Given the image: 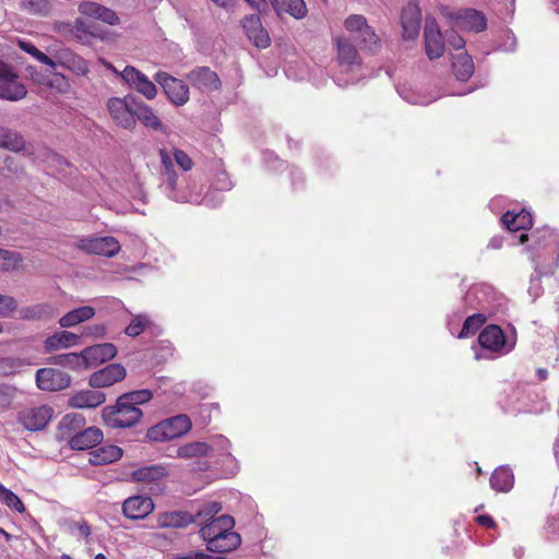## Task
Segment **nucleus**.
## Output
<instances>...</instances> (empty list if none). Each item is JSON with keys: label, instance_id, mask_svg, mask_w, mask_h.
I'll return each instance as SVG.
<instances>
[{"label": "nucleus", "instance_id": "6ab92c4d", "mask_svg": "<svg viewBox=\"0 0 559 559\" xmlns=\"http://www.w3.org/2000/svg\"><path fill=\"white\" fill-rule=\"evenodd\" d=\"M56 67L61 66L78 75H85L88 72L87 62L69 48H59L52 53Z\"/></svg>", "mask_w": 559, "mask_h": 559}, {"label": "nucleus", "instance_id": "c03bdc74", "mask_svg": "<svg viewBox=\"0 0 559 559\" xmlns=\"http://www.w3.org/2000/svg\"><path fill=\"white\" fill-rule=\"evenodd\" d=\"M222 510V504L216 501L204 504L193 516L197 519L198 524L210 522L216 519V514Z\"/></svg>", "mask_w": 559, "mask_h": 559}, {"label": "nucleus", "instance_id": "bb28decb", "mask_svg": "<svg viewBox=\"0 0 559 559\" xmlns=\"http://www.w3.org/2000/svg\"><path fill=\"white\" fill-rule=\"evenodd\" d=\"M269 2L280 17L287 13L300 20L307 14V7L304 0H269Z\"/></svg>", "mask_w": 559, "mask_h": 559}, {"label": "nucleus", "instance_id": "20e7f679", "mask_svg": "<svg viewBox=\"0 0 559 559\" xmlns=\"http://www.w3.org/2000/svg\"><path fill=\"white\" fill-rule=\"evenodd\" d=\"M138 100L132 95L123 98L114 97L108 100V110L117 126L132 130L136 126L134 108Z\"/></svg>", "mask_w": 559, "mask_h": 559}, {"label": "nucleus", "instance_id": "423d86ee", "mask_svg": "<svg viewBox=\"0 0 559 559\" xmlns=\"http://www.w3.org/2000/svg\"><path fill=\"white\" fill-rule=\"evenodd\" d=\"M112 71L131 88L147 99L157 95L156 85L148 78L133 66H127L121 72L112 68Z\"/></svg>", "mask_w": 559, "mask_h": 559}, {"label": "nucleus", "instance_id": "5fc2aeb1", "mask_svg": "<svg viewBox=\"0 0 559 559\" xmlns=\"http://www.w3.org/2000/svg\"><path fill=\"white\" fill-rule=\"evenodd\" d=\"M15 396V389L11 385L0 384V407L7 408Z\"/></svg>", "mask_w": 559, "mask_h": 559}, {"label": "nucleus", "instance_id": "338daca9", "mask_svg": "<svg viewBox=\"0 0 559 559\" xmlns=\"http://www.w3.org/2000/svg\"><path fill=\"white\" fill-rule=\"evenodd\" d=\"M96 37L102 38L103 37L102 32L99 31V28L97 27V25L94 22L90 21L88 41L91 40V38H96Z\"/></svg>", "mask_w": 559, "mask_h": 559}, {"label": "nucleus", "instance_id": "c9c22d12", "mask_svg": "<svg viewBox=\"0 0 559 559\" xmlns=\"http://www.w3.org/2000/svg\"><path fill=\"white\" fill-rule=\"evenodd\" d=\"M514 484L513 473L508 467H498L490 477V486L496 491L508 492Z\"/></svg>", "mask_w": 559, "mask_h": 559}, {"label": "nucleus", "instance_id": "ea45409f", "mask_svg": "<svg viewBox=\"0 0 559 559\" xmlns=\"http://www.w3.org/2000/svg\"><path fill=\"white\" fill-rule=\"evenodd\" d=\"M0 147L13 152H21L25 147V140L15 130L0 126Z\"/></svg>", "mask_w": 559, "mask_h": 559}, {"label": "nucleus", "instance_id": "5701e85b", "mask_svg": "<svg viewBox=\"0 0 559 559\" xmlns=\"http://www.w3.org/2000/svg\"><path fill=\"white\" fill-rule=\"evenodd\" d=\"M81 14L99 20L109 25H117L119 23V16L117 13L97 2L85 1L79 5Z\"/></svg>", "mask_w": 559, "mask_h": 559}, {"label": "nucleus", "instance_id": "0e129e2a", "mask_svg": "<svg viewBox=\"0 0 559 559\" xmlns=\"http://www.w3.org/2000/svg\"><path fill=\"white\" fill-rule=\"evenodd\" d=\"M252 9L258 12H265L267 9V0H245Z\"/></svg>", "mask_w": 559, "mask_h": 559}, {"label": "nucleus", "instance_id": "e433bc0d", "mask_svg": "<svg viewBox=\"0 0 559 559\" xmlns=\"http://www.w3.org/2000/svg\"><path fill=\"white\" fill-rule=\"evenodd\" d=\"M167 475L166 468L162 465H148L134 469L131 478L134 481L153 483L164 478Z\"/></svg>", "mask_w": 559, "mask_h": 559}, {"label": "nucleus", "instance_id": "a211bd4d", "mask_svg": "<svg viewBox=\"0 0 559 559\" xmlns=\"http://www.w3.org/2000/svg\"><path fill=\"white\" fill-rule=\"evenodd\" d=\"M235 526V520L233 516L224 514L213 519L210 522L204 523L200 531V537L205 542V544L212 542V538L218 537V535H225L226 533L233 531Z\"/></svg>", "mask_w": 559, "mask_h": 559}, {"label": "nucleus", "instance_id": "6e6552de", "mask_svg": "<svg viewBox=\"0 0 559 559\" xmlns=\"http://www.w3.org/2000/svg\"><path fill=\"white\" fill-rule=\"evenodd\" d=\"M52 414L53 409L46 405L26 408L17 414V423L26 430L38 431L48 425Z\"/></svg>", "mask_w": 559, "mask_h": 559}, {"label": "nucleus", "instance_id": "412c9836", "mask_svg": "<svg viewBox=\"0 0 559 559\" xmlns=\"http://www.w3.org/2000/svg\"><path fill=\"white\" fill-rule=\"evenodd\" d=\"M455 26L469 29L473 32H481L487 26L485 15L475 9H465L457 12L454 16Z\"/></svg>", "mask_w": 559, "mask_h": 559}, {"label": "nucleus", "instance_id": "3c124183", "mask_svg": "<svg viewBox=\"0 0 559 559\" xmlns=\"http://www.w3.org/2000/svg\"><path fill=\"white\" fill-rule=\"evenodd\" d=\"M90 21L76 19L71 28V35L83 44H88Z\"/></svg>", "mask_w": 559, "mask_h": 559}, {"label": "nucleus", "instance_id": "ddd939ff", "mask_svg": "<svg viewBox=\"0 0 559 559\" xmlns=\"http://www.w3.org/2000/svg\"><path fill=\"white\" fill-rule=\"evenodd\" d=\"M242 27L248 39L260 49L270 46L271 39L267 31L262 26L261 19L258 14H250L242 19Z\"/></svg>", "mask_w": 559, "mask_h": 559}, {"label": "nucleus", "instance_id": "1a4fd4ad", "mask_svg": "<svg viewBox=\"0 0 559 559\" xmlns=\"http://www.w3.org/2000/svg\"><path fill=\"white\" fill-rule=\"evenodd\" d=\"M36 383L44 391H60L71 384L69 373L55 368H41L36 372Z\"/></svg>", "mask_w": 559, "mask_h": 559}, {"label": "nucleus", "instance_id": "7ed1b4c3", "mask_svg": "<svg viewBox=\"0 0 559 559\" xmlns=\"http://www.w3.org/2000/svg\"><path fill=\"white\" fill-rule=\"evenodd\" d=\"M191 420L187 415H176L147 430L146 437L154 442H164L178 438L191 429Z\"/></svg>", "mask_w": 559, "mask_h": 559}, {"label": "nucleus", "instance_id": "13d9d810", "mask_svg": "<svg viewBox=\"0 0 559 559\" xmlns=\"http://www.w3.org/2000/svg\"><path fill=\"white\" fill-rule=\"evenodd\" d=\"M445 40L455 50H463L465 46L464 38L453 29L445 33Z\"/></svg>", "mask_w": 559, "mask_h": 559}, {"label": "nucleus", "instance_id": "79ce46f5", "mask_svg": "<svg viewBox=\"0 0 559 559\" xmlns=\"http://www.w3.org/2000/svg\"><path fill=\"white\" fill-rule=\"evenodd\" d=\"M486 322V316L483 313H474L467 317L463 323L462 330L459 333V338H466L474 335L481 325Z\"/></svg>", "mask_w": 559, "mask_h": 559}, {"label": "nucleus", "instance_id": "f704fd0d", "mask_svg": "<svg viewBox=\"0 0 559 559\" xmlns=\"http://www.w3.org/2000/svg\"><path fill=\"white\" fill-rule=\"evenodd\" d=\"M452 68L455 78L462 82L467 81L474 73L473 59L464 51L454 57Z\"/></svg>", "mask_w": 559, "mask_h": 559}, {"label": "nucleus", "instance_id": "0eeeda50", "mask_svg": "<svg viewBox=\"0 0 559 559\" xmlns=\"http://www.w3.org/2000/svg\"><path fill=\"white\" fill-rule=\"evenodd\" d=\"M154 80L175 106H182L189 100V87L183 81L164 71L156 72Z\"/></svg>", "mask_w": 559, "mask_h": 559}, {"label": "nucleus", "instance_id": "e2e57ef3", "mask_svg": "<svg viewBox=\"0 0 559 559\" xmlns=\"http://www.w3.org/2000/svg\"><path fill=\"white\" fill-rule=\"evenodd\" d=\"M476 521L479 525L485 526L487 528H492L496 526V522L489 514H481L476 518Z\"/></svg>", "mask_w": 559, "mask_h": 559}, {"label": "nucleus", "instance_id": "2eb2a0df", "mask_svg": "<svg viewBox=\"0 0 559 559\" xmlns=\"http://www.w3.org/2000/svg\"><path fill=\"white\" fill-rule=\"evenodd\" d=\"M63 440L68 442L71 449L83 451L100 443L103 431L97 427H88L73 433V436L63 435Z\"/></svg>", "mask_w": 559, "mask_h": 559}, {"label": "nucleus", "instance_id": "72a5a7b5", "mask_svg": "<svg viewBox=\"0 0 559 559\" xmlns=\"http://www.w3.org/2000/svg\"><path fill=\"white\" fill-rule=\"evenodd\" d=\"M19 8L29 15L47 17L53 10V3L51 0H20Z\"/></svg>", "mask_w": 559, "mask_h": 559}, {"label": "nucleus", "instance_id": "9d476101", "mask_svg": "<svg viewBox=\"0 0 559 559\" xmlns=\"http://www.w3.org/2000/svg\"><path fill=\"white\" fill-rule=\"evenodd\" d=\"M79 248L87 253L104 257H114L120 249L119 241L110 236L83 238L79 242Z\"/></svg>", "mask_w": 559, "mask_h": 559}, {"label": "nucleus", "instance_id": "58836bf2", "mask_svg": "<svg viewBox=\"0 0 559 559\" xmlns=\"http://www.w3.org/2000/svg\"><path fill=\"white\" fill-rule=\"evenodd\" d=\"M56 316V309L50 304H37L21 310V317L26 320H49Z\"/></svg>", "mask_w": 559, "mask_h": 559}, {"label": "nucleus", "instance_id": "39448f33", "mask_svg": "<svg viewBox=\"0 0 559 559\" xmlns=\"http://www.w3.org/2000/svg\"><path fill=\"white\" fill-rule=\"evenodd\" d=\"M26 94L27 90L17 73L11 66L0 60V98L16 102L24 98Z\"/></svg>", "mask_w": 559, "mask_h": 559}, {"label": "nucleus", "instance_id": "4d7b16f0", "mask_svg": "<svg viewBox=\"0 0 559 559\" xmlns=\"http://www.w3.org/2000/svg\"><path fill=\"white\" fill-rule=\"evenodd\" d=\"M16 307L13 297L0 295V317H8Z\"/></svg>", "mask_w": 559, "mask_h": 559}, {"label": "nucleus", "instance_id": "2f4dec72", "mask_svg": "<svg viewBox=\"0 0 559 559\" xmlns=\"http://www.w3.org/2000/svg\"><path fill=\"white\" fill-rule=\"evenodd\" d=\"M135 120H140L146 128L155 131H164V126L160 119L155 115L153 109L143 102L138 100L135 108Z\"/></svg>", "mask_w": 559, "mask_h": 559}, {"label": "nucleus", "instance_id": "864d4df0", "mask_svg": "<svg viewBox=\"0 0 559 559\" xmlns=\"http://www.w3.org/2000/svg\"><path fill=\"white\" fill-rule=\"evenodd\" d=\"M0 170L4 176H12L21 173L22 168L14 157L5 156L2 165H0Z\"/></svg>", "mask_w": 559, "mask_h": 559}, {"label": "nucleus", "instance_id": "8fccbe9b", "mask_svg": "<svg viewBox=\"0 0 559 559\" xmlns=\"http://www.w3.org/2000/svg\"><path fill=\"white\" fill-rule=\"evenodd\" d=\"M22 261L20 253L0 248V267L9 271L15 269Z\"/></svg>", "mask_w": 559, "mask_h": 559}, {"label": "nucleus", "instance_id": "37998d69", "mask_svg": "<svg viewBox=\"0 0 559 559\" xmlns=\"http://www.w3.org/2000/svg\"><path fill=\"white\" fill-rule=\"evenodd\" d=\"M50 362L53 365H58L61 367H68L71 369H81L83 368V358L82 352L78 353H68L57 355L50 358Z\"/></svg>", "mask_w": 559, "mask_h": 559}, {"label": "nucleus", "instance_id": "f3484780", "mask_svg": "<svg viewBox=\"0 0 559 559\" xmlns=\"http://www.w3.org/2000/svg\"><path fill=\"white\" fill-rule=\"evenodd\" d=\"M154 510L153 500L146 496H132L122 503V513L131 520L146 518Z\"/></svg>", "mask_w": 559, "mask_h": 559}, {"label": "nucleus", "instance_id": "052dcab7", "mask_svg": "<svg viewBox=\"0 0 559 559\" xmlns=\"http://www.w3.org/2000/svg\"><path fill=\"white\" fill-rule=\"evenodd\" d=\"M231 188V182L227 177V174L221 173L217 175L216 179V189L218 190H229Z\"/></svg>", "mask_w": 559, "mask_h": 559}, {"label": "nucleus", "instance_id": "4c0bfd02", "mask_svg": "<svg viewBox=\"0 0 559 559\" xmlns=\"http://www.w3.org/2000/svg\"><path fill=\"white\" fill-rule=\"evenodd\" d=\"M84 426L85 418L83 415L78 413L67 414L58 425L59 437L63 440V435L73 436V433L82 430Z\"/></svg>", "mask_w": 559, "mask_h": 559}, {"label": "nucleus", "instance_id": "c756f323", "mask_svg": "<svg viewBox=\"0 0 559 559\" xmlns=\"http://www.w3.org/2000/svg\"><path fill=\"white\" fill-rule=\"evenodd\" d=\"M122 456V449L117 445H104L90 453V463L93 465H107Z\"/></svg>", "mask_w": 559, "mask_h": 559}, {"label": "nucleus", "instance_id": "dca6fc26", "mask_svg": "<svg viewBox=\"0 0 559 559\" xmlns=\"http://www.w3.org/2000/svg\"><path fill=\"white\" fill-rule=\"evenodd\" d=\"M127 372L122 365L110 364L91 374L90 385L95 389L110 386L123 380Z\"/></svg>", "mask_w": 559, "mask_h": 559}, {"label": "nucleus", "instance_id": "49530a36", "mask_svg": "<svg viewBox=\"0 0 559 559\" xmlns=\"http://www.w3.org/2000/svg\"><path fill=\"white\" fill-rule=\"evenodd\" d=\"M122 401H127L128 404L138 406L152 400L153 393L150 390L143 389L138 391L127 392L122 395Z\"/></svg>", "mask_w": 559, "mask_h": 559}, {"label": "nucleus", "instance_id": "774afa93", "mask_svg": "<svg viewBox=\"0 0 559 559\" xmlns=\"http://www.w3.org/2000/svg\"><path fill=\"white\" fill-rule=\"evenodd\" d=\"M73 27V24L72 23H66V22H61V23H58L56 24V31L59 32V33H63V34H71V28Z\"/></svg>", "mask_w": 559, "mask_h": 559}, {"label": "nucleus", "instance_id": "4be33fe9", "mask_svg": "<svg viewBox=\"0 0 559 559\" xmlns=\"http://www.w3.org/2000/svg\"><path fill=\"white\" fill-rule=\"evenodd\" d=\"M240 544L241 536L238 533L230 531L225 535H218V537L216 536V538H212V542L205 544V546L207 551L225 557L226 554L236 550Z\"/></svg>", "mask_w": 559, "mask_h": 559}, {"label": "nucleus", "instance_id": "c85d7f7f", "mask_svg": "<svg viewBox=\"0 0 559 559\" xmlns=\"http://www.w3.org/2000/svg\"><path fill=\"white\" fill-rule=\"evenodd\" d=\"M197 519L187 511H173L162 514L158 519L160 527L181 528L187 527L191 523H195Z\"/></svg>", "mask_w": 559, "mask_h": 559}, {"label": "nucleus", "instance_id": "09e8293b", "mask_svg": "<svg viewBox=\"0 0 559 559\" xmlns=\"http://www.w3.org/2000/svg\"><path fill=\"white\" fill-rule=\"evenodd\" d=\"M148 324H150V320L146 316H136L131 320L129 325L124 329V333L128 336L135 337V336L140 335Z\"/></svg>", "mask_w": 559, "mask_h": 559}, {"label": "nucleus", "instance_id": "f03ea898", "mask_svg": "<svg viewBox=\"0 0 559 559\" xmlns=\"http://www.w3.org/2000/svg\"><path fill=\"white\" fill-rule=\"evenodd\" d=\"M345 28L350 33L352 39L357 41L361 50L376 53L380 47V38L374 29L367 24L362 15L354 14L345 20Z\"/></svg>", "mask_w": 559, "mask_h": 559}, {"label": "nucleus", "instance_id": "f8f14e48", "mask_svg": "<svg viewBox=\"0 0 559 559\" xmlns=\"http://www.w3.org/2000/svg\"><path fill=\"white\" fill-rule=\"evenodd\" d=\"M116 355L117 348L111 343H102L88 346L82 350L83 368L87 369L98 366L112 359Z\"/></svg>", "mask_w": 559, "mask_h": 559}, {"label": "nucleus", "instance_id": "a19ab883", "mask_svg": "<svg viewBox=\"0 0 559 559\" xmlns=\"http://www.w3.org/2000/svg\"><path fill=\"white\" fill-rule=\"evenodd\" d=\"M212 447L205 442L195 441L176 449V456L181 459H194L207 456Z\"/></svg>", "mask_w": 559, "mask_h": 559}, {"label": "nucleus", "instance_id": "680f3d73", "mask_svg": "<svg viewBox=\"0 0 559 559\" xmlns=\"http://www.w3.org/2000/svg\"><path fill=\"white\" fill-rule=\"evenodd\" d=\"M159 155H160L163 170L174 168L173 158L170 157V155L167 153L166 150L162 148L159 151Z\"/></svg>", "mask_w": 559, "mask_h": 559}, {"label": "nucleus", "instance_id": "6e6d98bb", "mask_svg": "<svg viewBox=\"0 0 559 559\" xmlns=\"http://www.w3.org/2000/svg\"><path fill=\"white\" fill-rule=\"evenodd\" d=\"M174 158L177 163V165L183 170V171H188L192 168L193 166V162L192 159L190 158V156L181 151V150H178L176 148L174 151Z\"/></svg>", "mask_w": 559, "mask_h": 559}, {"label": "nucleus", "instance_id": "aec40b11", "mask_svg": "<svg viewBox=\"0 0 559 559\" xmlns=\"http://www.w3.org/2000/svg\"><path fill=\"white\" fill-rule=\"evenodd\" d=\"M404 39H414L419 34L421 12L417 3H408L401 13Z\"/></svg>", "mask_w": 559, "mask_h": 559}, {"label": "nucleus", "instance_id": "cd10ccee", "mask_svg": "<svg viewBox=\"0 0 559 559\" xmlns=\"http://www.w3.org/2000/svg\"><path fill=\"white\" fill-rule=\"evenodd\" d=\"M501 222L510 231L525 230L533 226L532 215L527 211H521L519 213L508 211L502 215Z\"/></svg>", "mask_w": 559, "mask_h": 559}, {"label": "nucleus", "instance_id": "603ef678", "mask_svg": "<svg viewBox=\"0 0 559 559\" xmlns=\"http://www.w3.org/2000/svg\"><path fill=\"white\" fill-rule=\"evenodd\" d=\"M1 500L3 503L9 507L10 509L23 513L25 511L24 503L22 500L11 490H8L2 497Z\"/></svg>", "mask_w": 559, "mask_h": 559}, {"label": "nucleus", "instance_id": "473e14b6", "mask_svg": "<svg viewBox=\"0 0 559 559\" xmlns=\"http://www.w3.org/2000/svg\"><path fill=\"white\" fill-rule=\"evenodd\" d=\"M95 316V309L91 306H82L73 309L60 318L59 324L62 328H72L85 322Z\"/></svg>", "mask_w": 559, "mask_h": 559}, {"label": "nucleus", "instance_id": "4468645a", "mask_svg": "<svg viewBox=\"0 0 559 559\" xmlns=\"http://www.w3.org/2000/svg\"><path fill=\"white\" fill-rule=\"evenodd\" d=\"M187 79L193 87L202 92L217 91L221 87L218 75L209 67H197L192 69L187 74Z\"/></svg>", "mask_w": 559, "mask_h": 559}, {"label": "nucleus", "instance_id": "a878e982", "mask_svg": "<svg viewBox=\"0 0 559 559\" xmlns=\"http://www.w3.org/2000/svg\"><path fill=\"white\" fill-rule=\"evenodd\" d=\"M106 401V395L96 390H82L71 396L69 403L75 408H93L103 404Z\"/></svg>", "mask_w": 559, "mask_h": 559}, {"label": "nucleus", "instance_id": "7c9ffc66", "mask_svg": "<svg viewBox=\"0 0 559 559\" xmlns=\"http://www.w3.org/2000/svg\"><path fill=\"white\" fill-rule=\"evenodd\" d=\"M79 335L68 331L56 332L45 341V350L47 353L60 349L69 348L76 345Z\"/></svg>", "mask_w": 559, "mask_h": 559}, {"label": "nucleus", "instance_id": "bf43d9fd", "mask_svg": "<svg viewBox=\"0 0 559 559\" xmlns=\"http://www.w3.org/2000/svg\"><path fill=\"white\" fill-rule=\"evenodd\" d=\"M106 334L104 324L86 325L83 329L82 336L103 337Z\"/></svg>", "mask_w": 559, "mask_h": 559}, {"label": "nucleus", "instance_id": "9b49d317", "mask_svg": "<svg viewBox=\"0 0 559 559\" xmlns=\"http://www.w3.org/2000/svg\"><path fill=\"white\" fill-rule=\"evenodd\" d=\"M425 48L429 59H437L444 51L442 34L435 19L427 17L424 28Z\"/></svg>", "mask_w": 559, "mask_h": 559}, {"label": "nucleus", "instance_id": "69168bd1", "mask_svg": "<svg viewBox=\"0 0 559 559\" xmlns=\"http://www.w3.org/2000/svg\"><path fill=\"white\" fill-rule=\"evenodd\" d=\"M193 559H225L221 555L205 554L203 551H193Z\"/></svg>", "mask_w": 559, "mask_h": 559}, {"label": "nucleus", "instance_id": "a18cd8bd", "mask_svg": "<svg viewBox=\"0 0 559 559\" xmlns=\"http://www.w3.org/2000/svg\"><path fill=\"white\" fill-rule=\"evenodd\" d=\"M19 46L23 51L34 57L40 63L49 66L51 69H56V61L53 60L52 56L49 57L45 55L39 49H37L32 43L20 40Z\"/></svg>", "mask_w": 559, "mask_h": 559}, {"label": "nucleus", "instance_id": "b1692460", "mask_svg": "<svg viewBox=\"0 0 559 559\" xmlns=\"http://www.w3.org/2000/svg\"><path fill=\"white\" fill-rule=\"evenodd\" d=\"M337 60L340 66L346 70H353L360 66L358 51L349 39L340 38L337 40Z\"/></svg>", "mask_w": 559, "mask_h": 559}, {"label": "nucleus", "instance_id": "393cba45", "mask_svg": "<svg viewBox=\"0 0 559 559\" xmlns=\"http://www.w3.org/2000/svg\"><path fill=\"white\" fill-rule=\"evenodd\" d=\"M478 343L485 349L497 352L504 346V333L498 325H488L478 335Z\"/></svg>", "mask_w": 559, "mask_h": 559}, {"label": "nucleus", "instance_id": "f257e3e1", "mask_svg": "<svg viewBox=\"0 0 559 559\" xmlns=\"http://www.w3.org/2000/svg\"><path fill=\"white\" fill-rule=\"evenodd\" d=\"M143 416L138 406H133L122 401L119 396L116 405L106 406L102 411L104 423L110 428H129L136 425Z\"/></svg>", "mask_w": 559, "mask_h": 559}, {"label": "nucleus", "instance_id": "de8ad7c7", "mask_svg": "<svg viewBox=\"0 0 559 559\" xmlns=\"http://www.w3.org/2000/svg\"><path fill=\"white\" fill-rule=\"evenodd\" d=\"M162 175L165 177V185H166V193L169 199L179 201L182 200L181 197L177 195L176 189H177V179L178 176L175 171V167L166 170H162Z\"/></svg>", "mask_w": 559, "mask_h": 559}]
</instances>
